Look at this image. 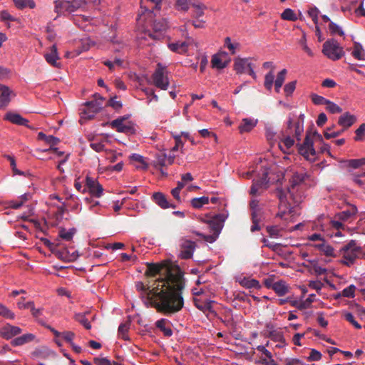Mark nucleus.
<instances>
[{"instance_id":"1a4fd4ad","label":"nucleus","mask_w":365,"mask_h":365,"mask_svg":"<svg viewBox=\"0 0 365 365\" xmlns=\"http://www.w3.org/2000/svg\"><path fill=\"white\" fill-rule=\"evenodd\" d=\"M323 53L329 58L336 61L340 59L344 55L343 48L339 46L334 39L327 40L323 45Z\"/></svg>"},{"instance_id":"69168bd1","label":"nucleus","mask_w":365,"mask_h":365,"mask_svg":"<svg viewBox=\"0 0 365 365\" xmlns=\"http://www.w3.org/2000/svg\"><path fill=\"white\" fill-rule=\"evenodd\" d=\"M344 317L345 319L350 322L356 329H360L361 328V326L354 319L351 313L345 312Z\"/></svg>"},{"instance_id":"13d9d810","label":"nucleus","mask_w":365,"mask_h":365,"mask_svg":"<svg viewBox=\"0 0 365 365\" xmlns=\"http://www.w3.org/2000/svg\"><path fill=\"white\" fill-rule=\"evenodd\" d=\"M347 166L352 168H358L360 166L365 165V158L361 159H351L346 161Z\"/></svg>"},{"instance_id":"423d86ee","label":"nucleus","mask_w":365,"mask_h":365,"mask_svg":"<svg viewBox=\"0 0 365 365\" xmlns=\"http://www.w3.org/2000/svg\"><path fill=\"white\" fill-rule=\"evenodd\" d=\"M153 84L161 90L166 91L170 85L166 66L158 63L151 76Z\"/></svg>"},{"instance_id":"de8ad7c7","label":"nucleus","mask_w":365,"mask_h":365,"mask_svg":"<svg viewBox=\"0 0 365 365\" xmlns=\"http://www.w3.org/2000/svg\"><path fill=\"white\" fill-rule=\"evenodd\" d=\"M195 0H177L176 6L178 10L187 11L192 7Z\"/></svg>"},{"instance_id":"4d7b16f0","label":"nucleus","mask_w":365,"mask_h":365,"mask_svg":"<svg viewBox=\"0 0 365 365\" xmlns=\"http://www.w3.org/2000/svg\"><path fill=\"white\" fill-rule=\"evenodd\" d=\"M329 29L332 35L338 34L341 36H343L344 35L342 29L332 21H330L329 23Z\"/></svg>"},{"instance_id":"f704fd0d","label":"nucleus","mask_w":365,"mask_h":365,"mask_svg":"<svg viewBox=\"0 0 365 365\" xmlns=\"http://www.w3.org/2000/svg\"><path fill=\"white\" fill-rule=\"evenodd\" d=\"M76 232V229L74 227L70 228L69 230L61 228L58 231V237L66 242H71Z\"/></svg>"},{"instance_id":"603ef678","label":"nucleus","mask_w":365,"mask_h":365,"mask_svg":"<svg viewBox=\"0 0 365 365\" xmlns=\"http://www.w3.org/2000/svg\"><path fill=\"white\" fill-rule=\"evenodd\" d=\"M312 269L317 275H323L327 273V269L320 266L315 260L310 261Z\"/></svg>"},{"instance_id":"79ce46f5","label":"nucleus","mask_w":365,"mask_h":365,"mask_svg":"<svg viewBox=\"0 0 365 365\" xmlns=\"http://www.w3.org/2000/svg\"><path fill=\"white\" fill-rule=\"evenodd\" d=\"M130 159L133 160V161H135V162H137L139 163V165H136V168H139V169H142V170H146L148 169V163L145 161V159L144 158L139 155V154H136V153H133L131 156H130Z\"/></svg>"},{"instance_id":"6e6d98bb","label":"nucleus","mask_w":365,"mask_h":365,"mask_svg":"<svg viewBox=\"0 0 365 365\" xmlns=\"http://www.w3.org/2000/svg\"><path fill=\"white\" fill-rule=\"evenodd\" d=\"M355 133L356 136L354 137V140H364L365 137V123L361 124L359 127L356 130Z\"/></svg>"},{"instance_id":"0e129e2a","label":"nucleus","mask_w":365,"mask_h":365,"mask_svg":"<svg viewBox=\"0 0 365 365\" xmlns=\"http://www.w3.org/2000/svg\"><path fill=\"white\" fill-rule=\"evenodd\" d=\"M168 27L167 21L165 19H163L160 21H155L153 24V29L155 31H165Z\"/></svg>"},{"instance_id":"774afa93","label":"nucleus","mask_w":365,"mask_h":365,"mask_svg":"<svg viewBox=\"0 0 365 365\" xmlns=\"http://www.w3.org/2000/svg\"><path fill=\"white\" fill-rule=\"evenodd\" d=\"M299 43L300 45L302 46V49L309 56H314V53L312 52V51L308 47L307 44V39H306V35L304 33L303 34V36H302V38L300 39L299 41Z\"/></svg>"},{"instance_id":"72a5a7b5","label":"nucleus","mask_w":365,"mask_h":365,"mask_svg":"<svg viewBox=\"0 0 365 365\" xmlns=\"http://www.w3.org/2000/svg\"><path fill=\"white\" fill-rule=\"evenodd\" d=\"M188 43L185 41H178L168 44V48L173 52L182 53L187 51Z\"/></svg>"},{"instance_id":"37998d69","label":"nucleus","mask_w":365,"mask_h":365,"mask_svg":"<svg viewBox=\"0 0 365 365\" xmlns=\"http://www.w3.org/2000/svg\"><path fill=\"white\" fill-rule=\"evenodd\" d=\"M212 67L217 69H222L227 67V62L223 61L220 56L215 54L211 60Z\"/></svg>"},{"instance_id":"a18cd8bd","label":"nucleus","mask_w":365,"mask_h":365,"mask_svg":"<svg viewBox=\"0 0 365 365\" xmlns=\"http://www.w3.org/2000/svg\"><path fill=\"white\" fill-rule=\"evenodd\" d=\"M210 199L208 197L202 196L200 197H195L191 200V205L194 208L199 209L202 207L204 205H207L209 203Z\"/></svg>"},{"instance_id":"dca6fc26","label":"nucleus","mask_w":365,"mask_h":365,"mask_svg":"<svg viewBox=\"0 0 365 365\" xmlns=\"http://www.w3.org/2000/svg\"><path fill=\"white\" fill-rule=\"evenodd\" d=\"M180 246L181 249L180 257L182 259H190L196 247L195 242L186 238H182Z\"/></svg>"},{"instance_id":"5701e85b","label":"nucleus","mask_w":365,"mask_h":365,"mask_svg":"<svg viewBox=\"0 0 365 365\" xmlns=\"http://www.w3.org/2000/svg\"><path fill=\"white\" fill-rule=\"evenodd\" d=\"M125 117H119L110 123V125L113 128H115L119 133H130L133 128L130 125L124 123Z\"/></svg>"},{"instance_id":"bb28decb","label":"nucleus","mask_w":365,"mask_h":365,"mask_svg":"<svg viewBox=\"0 0 365 365\" xmlns=\"http://www.w3.org/2000/svg\"><path fill=\"white\" fill-rule=\"evenodd\" d=\"M356 120V118L355 115L346 112L339 117L338 123L339 125L342 126L344 129H346L351 127Z\"/></svg>"},{"instance_id":"7c9ffc66","label":"nucleus","mask_w":365,"mask_h":365,"mask_svg":"<svg viewBox=\"0 0 365 365\" xmlns=\"http://www.w3.org/2000/svg\"><path fill=\"white\" fill-rule=\"evenodd\" d=\"M240 43L237 41H232L230 37H226L224 40V47L227 48L231 55H235L240 49Z\"/></svg>"},{"instance_id":"4c0bfd02","label":"nucleus","mask_w":365,"mask_h":365,"mask_svg":"<svg viewBox=\"0 0 365 365\" xmlns=\"http://www.w3.org/2000/svg\"><path fill=\"white\" fill-rule=\"evenodd\" d=\"M130 321L128 320L124 323H122L120 324L118 332V335L123 339V340H129V337L128 335V331L130 327Z\"/></svg>"},{"instance_id":"f3484780","label":"nucleus","mask_w":365,"mask_h":365,"mask_svg":"<svg viewBox=\"0 0 365 365\" xmlns=\"http://www.w3.org/2000/svg\"><path fill=\"white\" fill-rule=\"evenodd\" d=\"M290 300H288V298H280L279 300V304L280 305L284 304L287 302H289L290 304L299 310H303L307 308H309L312 303L314 302V298H307L305 301H302L300 299H297L294 298H290Z\"/></svg>"},{"instance_id":"0eeeda50","label":"nucleus","mask_w":365,"mask_h":365,"mask_svg":"<svg viewBox=\"0 0 365 365\" xmlns=\"http://www.w3.org/2000/svg\"><path fill=\"white\" fill-rule=\"evenodd\" d=\"M82 4V1L56 0L54 1V12L56 13L58 16L66 15L76 11Z\"/></svg>"},{"instance_id":"393cba45","label":"nucleus","mask_w":365,"mask_h":365,"mask_svg":"<svg viewBox=\"0 0 365 365\" xmlns=\"http://www.w3.org/2000/svg\"><path fill=\"white\" fill-rule=\"evenodd\" d=\"M357 213V208L355 205H350L346 210L339 212L336 217L342 222L352 221Z\"/></svg>"},{"instance_id":"7ed1b4c3","label":"nucleus","mask_w":365,"mask_h":365,"mask_svg":"<svg viewBox=\"0 0 365 365\" xmlns=\"http://www.w3.org/2000/svg\"><path fill=\"white\" fill-rule=\"evenodd\" d=\"M304 180V173H295L293 174L290 180V186L287 188V191L282 189H278L277 194L279 200V207L282 210L283 207L286 209L287 197L292 198L294 204H299L302 202V196L301 194H297L301 184Z\"/></svg>"},{"instance_id":"e2e57ef3","label":"nucleus","mask_w":365,"mask_h":365,"mask_svg":"<svg viewBox=\"0 0 365 365\" xmlns=\"http://www.w3.org/2000/svg\"><path fill=\"white\" fill-rule=\"evenodd\" d=\"M296 84H297V81H291V82L287 83L284 86V91L285 95L287 96H292V94L293 93V92L294 91V90L296 88Z\"/></svg>"},{"instance_id":"ea45409f","label":"nucleus","mask_w":365,"mask_h":365,"mask_svg":"<svg viewBox=\"0 0 365 365\" xmlns=\"http://www.w3.org/2000/svg\"><path fill=\"white\" fill-rule=\"evenodd\" d=\"M68 200L70 201L69 207L71 211L78 213L81 210V205L78 197L71 195Z\"/></svg>"},{"instance_id":"052dcab7","label":"nucleus","mask_w":365,"mask_h":365,"mask_svg":"<svg viewBox=\"0 0 365 365\" xmlns=\"http://www.w3.org/2000/svg\"><path fill=\"white\" fill-rule=\"evenodd\" d=\"M4 157L9 160L10 165L12 168V171L14 175H22L24 173L23 172L20 171L16 168V161L14 157L9 155H5Z\"/></svg>"},{"instance_id":"e433bc0d","label":"nucleus","mask_w":365,"mask_h":365,"mask_svg":"<svg viewBox=\"0 0 365 365\" xmlns=\"http://www.w3.org/2000/svg\"><path fill=\"white\" fill-rule=\"evenodd\" d=\"M289 200H292V198L287 197V209L284 207H283L282 210L279 209V212H278L277 216L279 217L280 218L287 220V215H291V216H293L292 213L294 212V207L292 206L291 202L289 201ZM279 208L280 207H279Z\"/></svg>"},{"instance_id":"338daca9","label":"nucleus","mask_w":365,"mask_h":365,"mask_svg":"<svg viewBox=\"0 0 365 365\" xmlns=\"http://www.w3.org/2000/svg\"><path fill=\"white\" fill-rule=\"evenodd\" d=\"M58 240H56L54 242H51L47 239L44 240V245H46L51 251L52 252L56 255V250H58L60 243L57 242Z\"/></svg>"},{"instance_id":"cd10ccee","label":"nucleus","mask_w":365,"mask_h":365,"mask_svg":"<svg viewBox=\"0 0 365 365\" xmlns=\"http://www.w3.org/2000/svg\"><path fill=\"white\" fill-rule=\"evenodd\" d=\"M155 326L159 329L167 337H170L173 335V332L170 326L169 320L166 319H160L155 322Z\"/></svg>"},{"instance_id":"49530a36","label":"nucleus","mask_w":365,"mask_h":365,"mask_svg":"<svg viewBox=\"0 0 365 365\" xmlns=\"http://www.w3.org/2000/svg\"><path fill=\"white\" fill-rule=\"evenodd\" d=\"M14 2L15 6L18 9H21L26 7L34 9L36 6V4L33 0H14Z\"/></svg>"},{"instance_id":"09e8293b","label":"nucleus","mask_w":365,"mask_h":365,"mask_svg":"<svg viewBox=\"0 0 365 365\" xmlns=\"http://www.w3.org/2000/svg\"><path fill=\"white\" fill-rule=\"evenodd\" d=\"M281 17L284 20L294 21L297 20V14L291 9H286L281 14Z\"/></svg>"},{"instance_id":"f257e3e1","label":"nucleus","mask_w":365,"mask_h":365,"mask_svg":"<svg viewBox=\"0 0 365 365\" xmlns=\"http://www.w3.org/2000/svg\"><path fill=\"white\" fill-rule=\"evenodd\" d=\"M147 277L160 275L152 287L145 285L141 282L135 283L136 289L142 295L147 297H182L185 287L182 275L178 268L173 269L169 261L160 263H146Z\"/></svg>"},{"instance_id":"412c9836","label":"nucleus","mask_w":365,"mask_h":365,"mask_svg":"<svg viewBox=\"0 0 365 365\" xmlns=\"http://www.w3.org/2000/svg\"><path fill=\"white\" fill-rule=\"evenodd\" d=\"M153 200L162 209L175 208L174 203L170 202L163 192H155L152 196Z\"/></svg>"},{"instance_id":"5fc2aeb1","label":"nucleus","mask_w":365,"mask_h":365,"mask_svg":"<svg viewBox=\"0 0 365 365\" xmlns=\"http://www.w3.org/2000/svg\"><path fill=\"white\" fill-rule=\"evenodd\" d=\"M326 106L327 110L331 113H339L342 112V109L338 105L329 100L327 101Z\"/></svg>"},{"instance_id":"2f4dec72","label":"nucleus","mask_w":365,"mask_h":365,"mask_svg":"<svg viewBox=\"0 0 365 365\" xmlns=\"http://www.w3.org/2000/svg\"><path fill=\"white\" fill-rule=\"evenodd\" d=\"M34 335L32 334H26L21 336L16 337L11 341V345L14 346H18L24 345L28 342L33 341Z\"/></svg>"},{"instance_id":"c9c22d12","label":"nucleus","mask_w":365,"mask_h":365,"mask_svg":"<svg viewBox=\"0 0 365 365\" xmlns=\"http://www.w3.org/2000/svg\"><path fill=\"white\" fill-rule=\"evenodd\" d=\"M272 289L277 294L283 296L287 294L288 286L285 282L279 280L272 284Z\"/></svg>"},{"instance_id":"3c124183","label":"nucleus","mask_w":365,"mask_h":365,"mask_svg":"<svg viewBox=\"0 0 365 365\" xmlns=\"http://www.w3.org/2000/svg\"><path fill=\"white\" fill-rule=\"evenodd\" d=\"M352 180L356 185L365 190V173L354 175Z\"/></svg>"},{"instance_id":"aec40b11","label":"nucleus","mask_w":365,"mask_h":365,"mask_svg":"<svg viewBox=\"0 0 365 365\" xmlns=\"http://www.w3.org/2000/svg\"><path fill=\"white\" fill-rule=\"evenodd\" d=\"M44 58L46 62L51 66L58 68L61 67V63L58 61L59 56L56 45H53L50 48L49 51L44 54Z\"/></svg>"},{"instance_id":"9b49d317","label":"nucleus","mask_w":365,"mask_h":365,"mask_svg":"<svg viewBox=\"0 0 365 365\" xmlns=\"http://www.w3.org/2000/svg\"><path fill=\"white\" fill-rule=\"evenodd\" d=\"M303 130V126L300 124V120L293 123L292 118L289 116L287 127L282 131L281 135L294 137L297 140H300V136Z\"/></svg>"},{"instance_id":"c03bdc74","label":"nucleus","mask_w":365,"mask_h":365,"mask_svg":"<svg viewBox=\"0 0 365 365\" xmlns=\"http://www.w3.org/2000/svg\"><path fill=\"white\" fill-rule=\"evenodd\" d=\"M38 138L41 140H44L48 144L51 145V146L56 145L58 143L59 139L54 137L53 135H46L42 132L38 133Z\"/></svg>"},{"instance_id":"a19ab883","label":"nucleus","mask_w":365,"mask_h":365,"mask_svg":"<svg viewBox=\"0 0 365 365\" xmlns=\"http://www.w3.org/2000/svg\"><path fill=\"white\" fill-rule=\"evenodd\" d=\"M316 247L319 251L323 252L326 256H328V257L334 256V248L331 245L325 244L324 242H322L321 244L317 245Z\"/></svg>"},{"instance_id":"a211bd4d","label":"nucleus","mask_w":365,"mask_h":365,"mask_svg":"<svg viewBox=\"0 0 365 365\" xmlns=\"http://www.w3.org/2000/svg\"><path fill=\"white\" fill-rule=\"evenodd\" d=\"M22 332V329L16 326L6 324L0 329V335L5 339H10Z\"/></svg>"},{"instance_id":"6e6552de","label":"nucleus","mask_w":365,"mask_h":365,"mask_svg":"<svg viewBox=\"0 0 365 365\" xmlns=\"http://www.w3.org/2000/svg\"><path fill=\"white\" fill-rule=\"evenodd\" d=\"M233 68L237 74L248 73L255 80L257 79V75L254 71V65L249 58H235L234 59Z\"/></svg>"},{"instance_id":"c756f323","label":"nucleus","mask_w":365,"mask_h":365,"mask_svg":"<svg viewBox=\"0 0 365 365\" xmlns=\"http://www.w3.org/2000/svg\"><path fill=\"white\" fill-rule=\"evenodd\" d=\"M294 144V137L281 135L280 142L279 143V148L286 153V150L291 148Z\"/></svg>"},{"instance_id":"c85d7f7f","label":"nucleus","mask_w":365,"mask_h":365,"mask_svg":"<svg viewBox=\"0 0 365 365\" xmlns=\"http://www.w3.org/2000/svg\"><path fill=\"white\" fill-rule=\"evenodd\" d=\"M257 124V120L253 118H243L239 125L240 133H248L251 131Z\"/></svg>"},{"instance_id":"473e14b6","label":"nucleus","mask_w":365,"mask_h":365,"mask_svg":"<svg viewBox=\"0 0 365 365\" xmlns=\"http://www.w3.org/2000/svg\"><path fill=\"white\" fill-rule=\"evenodd\" d=\"M193 9L192 16L197 19L204 15L207 6L198 0H195L192 7Z\"/></svg>"},{"instance_id":"f8f14e48","label":"nucleus","mask_w":365,"mask_h":365,"mask_svg":"<svg viewBox=\"0 0 365 365\" xmlns=\"http://www.w3.org/2000/svg\"><path fill=\"white\" fill-rule=\"evenodd\" d=\"M195 306L206 315L212 314L216 315L215 306L217 302L214 300H210L208 298H192Z\"/></svg>"},{"instance_id":"ddd939ff","label":"nucleus","mask_w":365,"mask_h":365,"mask_svg":"<svg viewBox=\"0 0 365 365\" xmlns=\"http://www.w3.org/2000/svg\"><path fill=\"white\" fill-rule=\"evenodd\" d=\"M85 106L86 108L81 113V118L90 120L94 117L96 113L101 110L103 102L94 98L93 101L86 102Z\"/></svg>"},{"instance_id":"39448f33","label":"nucleus","mask_w":365,"mask_h":365,"mask_svg":"<svg viewBox=\"0 0 365 365\" xmlns=\"http://www.w3.org/2000/svg\"><path fill=\"white\" fill-rule=\"evenodd\" d=\"M340 252L342 257L341 263L351 267L362 254V250L360 246L356 245L355 240H351L341 247Z\"/></svg>"},{"instance_id":"f03ea898","label":"nucleus","mask_w":365,"mask_h":365,"mask_svg":"<svg viewBox=\"0 0 365 365\" xmlns=\"http://www.w3.org/2000/svg\"><path fill=\"white\" fill-rule=\"evenodd\" d=\"M146 307H153L165 315L174 314L183 307V298H143Z\"/></svg>"},{"instance_id":"864d4df0","label":"nucleus","mask_w":365,"mask_h":365,"mask_svg":"<svg viewBox=\"0 0 365 365\" xmlns=\"http://www.w3.org/2000/svg\"><path fill=\"white\" fill-rule=\"evenodd\" d=\"M75 318L76 321L81 324L86 329L89 330L91 329V325L88 319L86 318L84 314H76Z\"/></svg>"},{"instance_id":"4468645a","label":"nucleus","mask_w":365,"mask_h":365,"mask_svg":"<svg viewBox=\"0 0 365 365\" xmlns=\"http://www.w3.org/2000/svg\"><path fill=\"white\" fill-rule=\"evenodd\" d=\"M85 183L86 187V191L90 193L93 197H100L102 196L103 192V188L101 185L98 182L97 179L92 178L89 175H86L85 179Z\"/></svg>"},{"instance_id":"2eb2a0df","label":"nucleus","mask_w":365,"mask_h":365,"mask_svg":"<svg viewBox=\"0 0 365 365\" xmlns=\"http://www.w3.org/2000/svg\"><path fill=\"white\" fill-rule=\"evenodd\" d=\"M55 255L64 262H73L76 260L78 256L73 247H71L68 248L61 245H60L58 250H56Z\"/></svg>"},{"instance_id":"bf43d9fd","label":"nucleus","mask_w":365,"mask_h":365,"mask_svg":"<svg viewBox=\"0 0 365 365\" xmlns=\"http://www.w3.org/2000/svg\"><path fill=\"white\" fill-rule=\"evenodd\" d=\"M312 101L315 105H326L329 100L326 99L323 96H319L316 93H312L311 96Z\"/></svg>"},{"instance_id":"9d476101","label":"nucleus","mask_w":365,"mask_h":365,"mask_svg":"<svg viewBox=\"0 0 365 365\" xmlns=\"http://www.w3.org/2000/svg\"><path fill=\"white\" fill-rule=\"evenodd\" d=\"M299 153L307 160L314 161L315 160L316 151L314 148L313 140L310 138L308 133L302 144L299 145Z\"/></svg>"},{"instance_id":"4be33fe9","label":"nucleus","mask_w":365,"mask_h":365,"mask_svg":"<svg viewBox=\"0 0 365 365\" xmlns=\"http://www.w3.org/2000/svg\"><path fill=\"white\" fill-rule=\"evenodd\" d=\"M17 306L20 309H29L34 317L41 315L42 309L41 308H35L34 302L26 301V298H21L17 302Z\"/></svg>"},{"instance_id":"8fccbe9b","label":"nucleus","mask_w":365,"mask_h":365,"mask_svg":"<svg viewBox=\"0 0 365 365\" xmlns=\"http://www.w3.org/2000/svg\"><path fill=\"white\" fill-rule=\"evenodd\" d=\"M274 76L273 71H269L265 75L264 85V87L269 91L272 88L273 83L274 82Z\"/></svg>"},{"instance_id":"680f3d73","label":"nucleus","mask_w":365,"mask_h":365,"mask_svg":"<svg viewBox=\"0 0 365 365\" xmlns=\"http://www.w3.org/2000/svg\"><path fill=\"white\" fill-rule=\"evenodd\" d=\"M287 72V70L284 68V69H282L277 74V78L274 81V84L277 85V87L282 86V85L284 82V80H285V76H286Z\"/></svg>"},{"instance_id":"6ab92c4d","label":"nucleus","mask_w":365,"mask_h":365,"mask_svg":"<svg viewBox=\"0 0 365 365\" xmlns=\"http://www.w3.org/2000/svg\"><path fill=\"white\" fill-rule=\"evenodd\" d=\"M13 96L14 93L8 86L0 84V109L8 106Z\"/></svg>"},{"instance_id":"b1692460","label":"nucleus","mask_w":365,"mask_h":365,"mask_svg":"<svg viewBox=\"0 0 365 365\" xmlns=\"http://www.w3.org/2000/svg\"><path fill=\"white\" fill-rule=\"evenodd\" d=\"M4 120H8L15 125H24L27 128H30V126L29 125V120L23 118L21 115L16 113H6L4 117Z\"/></svg>"},{"instance_id":"a878e982","label":"nucleus","mask_w":365,"mask_h":365,"mask_svg":"<svg viewBox=\"0 0 365 365\" xmlns=\"http://www.w3.org/2000/svg\"><path fill=\"white\" fill-rule=\"evenodd\" d=\"M267 177V173H263V176L261 179L253 181L250 191V195H257L260 194L259 190L266 187V185L268 183Z\"/></svg>"},{"instance_id":"58836bf2","label":"nucleus","mask_w":365,"mask_h":365,"mask_svg":"<svg viewBox=\"0 0 365 365\" xmlns=\"http://www.w3.org/2000/svg\"><path fill=\"white\" fill-rule=\"evenodd\" d=\"M352 56L357 60H364L365 52L361 43L354 42Z\"/></svg>"},{"instance_id":"20e7f679","label":"nucleus","mask_w":365,"mask_h":365,"mask_svg":"<svg viewBox=\"0 0 365 365\" xmlns=\"http://www.w3.org/2000/svg\"><path fill=\"white\" fill-rule=\"evenodd\" d=\"M225 219L226 216L224 214H218L207 220L209 228L212 232V235H204L197 231H193L192 232L195 235L202 237L206 242L212 243L217 240L221 232Z\"/></svg>"}]
</instances>
